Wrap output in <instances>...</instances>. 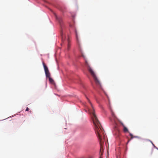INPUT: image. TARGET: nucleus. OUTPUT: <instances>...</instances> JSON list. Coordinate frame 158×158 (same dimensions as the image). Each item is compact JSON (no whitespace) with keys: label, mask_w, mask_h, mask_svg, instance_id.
I'll list each match as a JSON object with an SVG mask.
<instances>
[{"label":"nucleus","mask_w":158,"mask_h":158,"mask_svg":"<svg viewBox=\"0 0 158 158\" xmlns=\"http://www.w3.org/2000/svg\"><path fill=\"white\" fill-rule=\"evenodd\" d=\"M75 32L76 34V39L77 40V42L78 45L79 50L80 52L81 53L82 56L83 57L84 59L85 60V65L87 66L88 70L89 72V73H90L91 76L93 77L94 81L95 82V83L97 85H98L99 84V81L97 77H96V76L92 68L89 66L88 63V62L87 60L86 56L84 55L83 52L82 51L81 48V46H80V45L79 43V42L78 41L77 31L76 30H75Z\"/></svg>","instance_id":"nucleus-1"},{"label":"nucleus","mask_w":158,"mask_h":158,"mask_svg":"<svg viewBox=\"0 0 158 158\" xmlns=\"http://www.w3.org/2000/svg\"><path fill=\"white\" fill-rule=\"evenodd\" d=\"M92 108L88 110L89 114L91 116L93 121L94 128L98 138H99V131H98V126L99 122L98 119L95 114L94 110L92 105L91 104Z\"/></svg>","instance_id":"nucleus-2"},{"label":"nucleus","mask_w":158,"mask_h":158,"mask_svg":"<svg viewBox=\"0 0 158 158\" xmlns=\"http://www.w3.org/2000/svg\"><path fill=\"white\" fill-rule=\"evenodd\" d=\"M55 17L56 19L58 21L59 23L61 25V23L62 21V20L61 19V18H58L57 16V15H56V14L55 15Z\"/></svg>","instance_id":"nucleus-3"},{"label":"nucleus","mask_w":158,"mask_h":158,"mask_svg":"<svg viewBox=\"0 0 158 158\" xmlns=\"http://www.w3.org/2000/svg\"><path fill=\"white\" fill-rule=\"evenodd\" d=\"M43 64L45 72L48 71V68L46 66V65L45 64L44 62L43 63Z\"/></svg>","instance_id":"nucleus-4"},{"label":"nucleus","mask_w":158,"mask_h":158,"mask_svg":"<svg viewBox=\"0 0 158 158\" xmlns=\"http://www.w3.org/2000/svg\"><path fill=\"white\" fill-rule=\"evenodd\" d=\"M61 36L62 40H64V32L62 29H61Z\"/></svg>","instance_id":"nucleus-5"},{"label":"nucleus","mask_w":158,"mask_h":158,"mask_svg":"<svg viewBox=\"0 0 158 158\" xmlns=\"http://www.w3.org/2000/svg\"><path fill=\"white\" fill-rule=\"evenodd\" d=\"M99 130L100 129L101 131L102 134L104 135V130L103 129V128H102V126H101V124L99 123Z\"/></svg>","instance_id":"nucleus-6"},{"label":"nucleus","mask_w":158,"mask_h":158,"mask_svg":"<svg viewBox=\"0 0 158 158\" xmlns=\"http://www.w3.org/2000/svg\"><path fill=\"white\" fill-rule=\"evenodd\" d=\"M123 127V131L124 132H129L127 128L125 126H124Z\"/></svg>","instance_id":"nucleus-7"},{"label":"nucleus","mask_w":158,"mask_h":158,"mask_svg":"<svg viewBox=\"0 0 158 158\" xmlns=\"http://www.w3.org/2000/svg\"><path fill=\"white\" fill-rule=\"evenodd\" d=\"M46 77H50V73L49 72V70L48 71L45 72Z\"/></svg>","instance_id":"nucleus-8"},{"label":"nucleus","mask_w":158,"mask_h":158,"mask_svg":"<svg viewBox=\"0 0 158 158\" xmlns=\"http://www.w3.org/2000/svg\"><path fill=\"white\" fill-rule=\"evenodd\" d=\"M48 78L50 82L52 84H53L54 83V81L53 80L52 78H51L50 77Z\"/></svg>","instance_id":"nucleus-9"},{"label":"nucleus","mask_w":158,"mask_h":158,"mask_svg":"<svg viewBox=\"0 0 158 158\" xmlns=\"http://www.w3.org/2000/svg\"><path fill=\"white\" fill-rule=\"evenodd\" d=\"M130 135L131 137V139H132L133 138H134V136L132 134H131V133H130Z\"/></svg>","instance_id":"nucleus-10"},{"label":"nucleus","mask_w":158,"mask_h":158,"mask_svg":"<svg viewBox=\"0 0 158 158\" xmlns=\"http://www.w3.org/2000/svg\"><path fill=\"white\" fill-rule=\"evenodd\" d=\"M111 114H112V116L113 117H115V115H114V113L113 112V111L111 110Z\"/></svg>","instance_id":"nucleus-11"},{"label":"nucleus","mask_w":158,"mask_h":158,"mask_svg":"<svg viewBox=\"0 0 158 158\" xmlns=\"http://www.w3.org/2000/svg\"><path fill=\"white\" fill-rule=\"evenodd\" d=\"M70 46V45L69 43V41H68V49H69V48Z\"/></svg>","instance_id":"nucleus-12"},{"label":"nucleus","mask_w":158,"mask_h":158,"mask_svg":"<svg viewBox=\"0 0 158 158\" xmlns=\"http://www.w3.org/2000/svg\"><path fill=\"white\" fill-rule=\"evenodd\" d=\"M99 142H101L102 141V139H101V135H100V133H99Z\"/></svg>","instance_id":"nucleus-13"},{"label":"nucleus","mask_w":158,"mask_h":158,"mask_svg":"<svg viewBox=\"0 0 158 158\" xmlns=\"http://www.w3.org/2000/svg\"><path fill=\"white\" fill-rule=\"evenodd\" d=\"M120 124L123 127L124 126H125L124 124L122 122H120Z\"/></svg>","instance_id":"nucleus-14"},{"label":"nucleus","mask_w":158,"mask_h":158,"mask_svg":"<svg viewBox=\"0 0 158 158\" xmlns=\"http://www.w3.org/2000/svg\"><path fill=\"white\" fill-rule=\"evenodd\" d=\"M29 110V109L27 107V108H26V111H28Z\"/></svg>","instance_id":"nucleus-15"},{"label":"nucleus","mask_w":158,"mask_h":158,"mask_svg":"<svg viewBox=\"0 0 158 158\" xmlns=\"http://www.w3.org/2000/svg\"><path fill=\"white\" fill-rule=\"evenodd\" d=\"M134 138H139V137L138 136H134Z\"/></svg>","instance_id":"nucleus-16"},{"label":"nucleus","mask_w":158,"mask_h":158,"mask_svg":"<svg viewBox=\"0 0 158 158\" xmlns=\"http://www.w3.org/2000/svg\"><path fill=\"white\" fill-rule=\"evenodd\" d=\"M151 142L152 143V144L154 145V144H153V143L151 141Z\"/></svg>","instance_id":"nucleus-17"},{"label":"nucleus","mask_w":158,"mask_h":158,"mask_svg":"<svg viewBox=\"0 0 158 158\" xmlns=\"http://www.w3.org/2000/svg\"><path fill=\"white\" fill-rule=\"evenodd\" d=\"M100 150H99V153H100Z\"/></svg>","instance_id":"nucleus-18"},{"label":"nucleus","mask_w":158,"mask_h":158,"mask_svg":"<svg viewBox=\"0 0 158 158\" xmlns=\"http://www.w3.org/2000/svg\"><path fill=\"white\" fill-rule=\"evenodd\" d=\"M99 88H100V85H99Z\"/></svg>","instance_id":"nucleus-19"}]
</instances>
